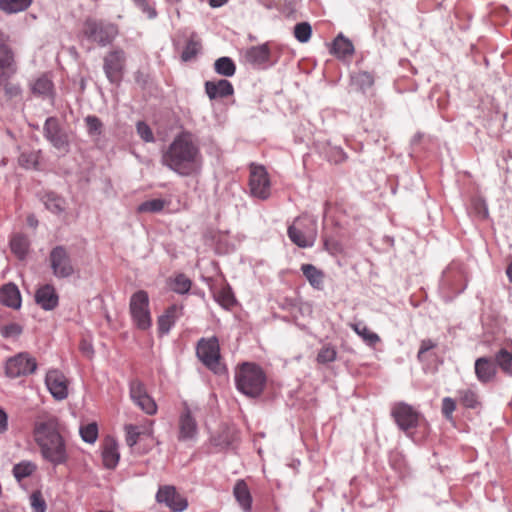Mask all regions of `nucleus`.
<instances>
[{
    "mask_svg": "<svg viewBox=\"0 0 512 512\" xmlns=\"http://www.w3.org/2000/svg\"><path fill=\"white\" fill-rule=\"evenodd\" d=\"M64 433L65 426L54 415L38 416L33 424V440L42 458L53 466L66 464L69 459Z\"/></svg>",
    "mask_w": 512,
    "mask_h": 512,
    "instance_id": "obj_1",
    "label": "nucleus"
},
{
    "mask_svg": "<svg viewBox=\"0 0 512 512\" xmlns=\"http://www.w3.org/2000/svg\"><path fill=\"white\" fill-rule=\"evenodd\" d=\"M161 162L180 176L186 177L201 171L203 159L194 136L184 131L163 152Z\"/></svg>",
    "mask_w": 512,
    "mask_h": 512,
    "instance_id": "obj_2",
    "label": "nucleus"
},
{
    "mask_svg": "<svg viewBox=\"0 0 512 512\" xmlns=\"http://www.w3.org/2000/svg\"><path fill=\"white\" fill-rule=\"evenodd\" d=\"M237 389L248 397H258L264 390L266 375L258 365L243 363L235 373Z\"/></svg>",
    "mask_w": 512,
    "mask_h": 512,
    "instance_id": "obj_3",
    "label": "nucleus"
},
{
    "mask_svg": "<svg viewBox=\"0 0 512 512\" xmlns=\"http://www.w3.org/2000/svg\"><path fill=\"white\" fill-rule=\"evenodd\" d=\"M196 356L214 374H226L227 367L221 356L220 344L216 336L200 338L196 345Z\"/></svg>",
    "mask_w": 512,
    "mask_h": 512,
    "instance_id": "obj_4",
    "label": "nucleus"
},
{
    "mask_svg": "<svg viewBox=\"0 0 512 512\" xmlns=\"http://www.w3.org/2000/svg\"><path fill=\"white\" fill-rule=\"evenodd\" d=\"M289 239L300 248L312 247L317 239L316 219L303 214L288 227Z\"/></svg>",
    "mask_w": 512,
    "mask_h": 512,
    "instance_id": "obj_5",
    "label": "nucleus"
},
{
    "mask_svg": "<svg viewBox=\"0 0 512 512\" xmlns=\"http://www.w3.org/2000/svg\"><path fill=\"white\" fill-rule=\"evenodd\" d=\"M149 296L144 290L132 294L129 302V311L133 324L140 330H148L152 326V317L149 307Z\"/></svg>",
    "mask_w": 512,
    "mask_h": 512,
    "instance_id": "obj_6",
    "label": "nucleus"
},
{
    "mask_svg": "<svg viewBox=\"0 0 512 512\" xmlns=\"http://www.w3.org/2000/svg\"><path fill=\"white\" fill-rule=\"evenodd\" d=\"M82 33L88 40L106 46L114 40L118 34V29L114 24L88 18L83 24Z\"/></svg>",
    "mask_w": 512,
    "mask_h": 512,
    "instance_id": "obj_7",
    "label": "nucleus"
},
{
    "mask_svg": "<svg viewBox=\"0 0 512 512\" xmlns=\"http://www.w3.org/2000/svg\"><path fill=\"white\" fill-rule=\"evenodd\" d=\"M38 363L35 357L28 352H20L5 362V375L8 378L16 379L35 373Z\"/></svg>",
    "mask_w": 512,
    "mask_h": 512,
    "instance_id": "obj_8",
    "label": "nucleus"
},
{
    "mask_svg": "<svg viewBox=\"0 0 512 512\" xmlns=\"http://www.w3.org/2000/svg\"><path fill=\"white\" fill-rule=\"evenodd\" d=\"M249 175V191L252 197L266 200L271 195V182L265 167L251 164Z\"/></svg>",
    "mask_w": 512,
    "mask_h": 512,
    "instance_id": "obj_9",
    "label": "nucleus"
},
{
    "mask_svg": "<svg viewBox=\"0 0 512 512\" xmlns=\"http://www.w3.org/2000/svg\"><path fill=\"white\" fill-rule=\"evenodd\" d=\"M49 265L53 275L59 279L69 278L75 272L70 254L62 245H58L50 251Z\"/></svg>",
    "mask_w": 512,
    "mask_h": 512,
    "instance_id": "obj_10",
    "label": "nucleus"
},
{
    "mask_svg": "<svg viewBox=\"0 0 512 512\" xmlns=\"http://www.w3.org/2000/svg\"><path fill=\"white\" fill-rule=\"evenodd\" d=\"M391 415L399 428L406 433L410 429L417 427L423 420L418 411L404 402L395 403L391 409Z\"/></svg>",
    "mask_w": 512,
    "mask_h": 512,
    "instance_id": "obj_11",
    "label": "nucleus"
},
{
    "mask_svg": "<svg viewBox=\"0 0 512 512\" xmlns=\"http://www.w3.org/2000/svg\"><path fill=\"white\" fill-rule=\"evenodd\" d=\"M130 397L132 401L146 414L154 415L157 412V405L148 394L144 383L138 379L130 382Z\"/></svg>",
    "mask_w": 512,
    "mask_h": 512,
    "instance_id": "obj_12",
    "label": "nucleus"
},
{
    "mask_svg": "<svg viewBox=\"0 0 512 512\" xmlns=\"http://www.w3.org/2000/svg\"><path fill=\"white\" fill-rule=\"evenodd\" d=\"M156 501L164 504L173 512H182L187 506V499L177 492L176 488L171 485H164L159 487L156 494Z\"/></svg>",
    "mask_w": 512,
    "mask_h": 512,
    "instance_id": "obj_13",
    "label": "nucleus"
},
{
    "mask_svg": "<svg viewBox=\"0 0 512 512\" xmlns=\"http://www.w3.org/2000/svg\"><path fill=\"white\" fill-rule=\"evenodd\" d=\"M125 60V53L122 50H113L105 56L103 68L110 82L118 83L121 80Z\"/></svg>",
    "mask_w": 512,
    "mask_h": 512,
    "instance_id": "obj_14",
    "label": "nucleus"
},
{
    "mask_svg": "<svg viewBox=\"0 0 512 512\" xmlns=\"http://www.w3.org/2000/svg\"><path fill=\"white\" fill-rule=\"evenodd\" d=\"M44 135L56 149L62 151L68 150V136L61 130L56 118L50 117L46 120L44 125Z\"/></svg>",
    "mask_w": 512,
    "mask_h": 512,
    "instance_id": "obj_15",
    "label": "nucleus"
},
{
    "mask_svg": "<svg viewBox=\"0 0 512 512\" xmlns=\"http://www.w3.org/2000/svg\"><path fill=\"white\" fill-rule=\"evenodd\" d=\"M45 383L55 399L63 400L67 398L68 381L61 371L57 369L49 370L46 374Z\"/></svg>",
    "mask_w": 512,
    "mask_h": 512,
    "instance_id": "obj_16",
    "label": "nucleus"
},
{
    "mask_svg": "<svg viewBox=\"0 0 512 512\" xmlns=\"http://www.w3.org/2000/svg\"><path fill=\"white\" fill-rule=\"evenodd\" d=\"M498 365L490 357L477 358L474 364L475 375L479 382L486 384L493 381L497 375Z\"/></svg>",
    "mask_w": 512,
    "mask_h": 512,
    "instance_id": "obj_17",
    "label": "nucleus"
},
{
    "mask_svg": "<svg viewBox=\"0 0 512 512\" xmlns=\"http://www.w3.org/2000/svg\"><path fill=\"white\" fill-rule=\"evenodd\" d=\"M17 71V65L11 48L0 44V85L9 80Z\"/></svg>",
    "mask_w": 512,
    "mask_h": 512,
    "instance_id": "obj_18",
    "label": "nucleus"
},
{
    "mask_svg": "<svg viewBox=\"0 0 512 512\" xmlns=\"http://www.w3.org/2000/svg\"><path fill=\"white\" fill-rule=\"evenodd\" d=\"M36 303L44 310H54L59 304V296L51 284L39 287L35 293Z\"/></svg>",
    "mask_w": 512,
    "mask_h": 512,
    "instance_id": "obj_19",
    "label": "nucleus"
},
{
    "mask_svg": "<svg viewBox=\"0 0 512 512\" xmlns=\"http://www.w3.org/2000/svg\"><path fill=\"white\" fill-rule=\"evenodd\" d=\"M183 315V307L181 305L173 304L165 309L162 315L158 317L157 324L158 330L161 334H166L170 331L175 322Z\"/></svg>",
    "mask_w": 512,
    "mask_h": 512,
    "instance_id": "obj_20",
    "label": "nucleus"
},
{
    "mask_svg": "<svg viewBox=\"0 0 512 512\" xmlns=\"http://www.w3.org/2000/svg\"><path fill=\"white\" fill-rule=\"evenodd\" d=\"M120 459L118 451V443L115 438L111 436L105 437L102 444V460L103 465L107 469H114Z\"/></svg>",
    "mask_w": 512,
    "mask_h": 512,
    "instance_id": "obj_21",
    "label": "nucleus"
},
{
    "mask_svg": "<svg viewBox=\"0 0 512 512\" xmlns=\"http://www.w3.org/2000/svg\"><path fill=\"white\" fill-rule=\"evenodd\" d=\"M197 433V423L191 410L185 406L179 418V440L192 439Z\"/></svg>",
    "mask_w": 512,
    "mask_h": 512,
    "instance_id": "obj_22",
    "label": "nucleus"
},
{
    "mask_svg": "<svg viewBox=\"0 0 512 512\" xmlns=\"http://www.w3.org/2000/svg\"><path fill=\"white\" fill-rule=\"evenodd\" d=\"M205 91L210 99H217L233 95L234 88L230 81L220 79L218 81H207Z\"/></svg>",
    "mask_w": 512,
    "mask_h": 512,
    "instance_id": "obj_23",
    "label": "nucleus"
},
{
    "mask_svg": "<svg viewBox=\"0 0 512 512\" xmlns=\"http://www.w3.org/2000/svg\"><path fill=\"white\" fill-rule=\"evenodd\" d=\"M0 302L13 309L21 306V295L16 285L9 283L0 289Z\"/></svg>",
    "mask_w": 512,
    "mask_h": 512,
    "instance_id": "obj_24",
    "label": "nucleus"
},
{
    "mask_svg": "<svg viewBox=\"0 0 512 512\" xmlns=\"http://www.w3.org/2000/svg\"><path fill=\"white\" fill-rule=\"evenodd\" d=\"M233 495L244 512H250L252 509V496L247 483L244 480H238L233 488Z\"/></svg>",
    "mask_w": 512,
    "mask_h": 512,
    "instance_id": "obj_25",
    "label": "nucleus"
},
{
    "mask_svg": "<svg viewBox=\"0 0 512 512\" xmlns=\"http://www.w3.org/2000/svg\"><path fill=\"white\" fill-rule=\"evenodd\" d=\"M301 271L309 284L317 290H323L325 274L313 264H302Z\"/></svg>",
    "mask_w": 512,
    "mask_h": 512,
    "instance_id": "obj_26",
    "label": "nucleus"
},
{
    "mask_svg": "<svg viewBox=\"0 0 512 512\" xmlns=\"http://www.w3.org/2000/svg\"><path fill=\"white\" fill-rule=\"evenodd\" d=\"M246 60L253 65H262L270 59V49L267 44L252 46L245 52Z\"/></svg>",
    "mask_w": 512,
    "mask_h": 512,
    "instance_id": "obj_27",
    "label": "nucleus"
},
{
    "mask_svg": "<svg viewBox=\"0 0 512 512\" xmlns=\"http://www.w3.org/2000/svg\"><path fill=\"white\" fill-rule=\"evenodd\" d=\"M331 52L338 58H345L353 54L354 47L349 39L338 35L333 41Z\"/></svg>",
    "mask_w": 512,
    "mask_h": 512,
    "instance_id": "obj_28",
    "label": "nucleus"
},
{
    "mask_svg": "<svg viewBox=\"0 0 512 512\" xmlns=\"http://www.w3.org/2000/svg\"><path fill=\"white\" fill-rule=\"evenodd\" d=\"M495 361L504 374L512 376V348L502 347L495 354Z\"/></svg>",
    "mask_w": 512,
    "mask_h": 512,
    "instance_id": "obj_29",
    "label": "nucleus"
},
{
    "mask_svg": "<svg viewBox=\"0 0 512 512\" xmlns=\"http://www.w3.org/2000/svg\"><path fill=\"white\" fill-rule=\"evenodd\" d=\"M459 403L468 409H476L481 405L478 393L470 388L458 390Z\"/></svg>",
    "mask_w": 512,
    "mask_h": 512,
    "instance_id": "obj_30",
    "label": "nucleus"
},
{
    "mask_svg": "<svg viewBox=\"0 0 512 512\" xmlns=\"http://www.w3.org/2000/svg\"><path fill=\"white\" fill-rule=\"evenodd\" d=\"M32 0H0V10L7 14L18 13L30 7Z\"/></svg>",
    "mask_w": 512,
    "mask_h": 512,
    "instance_id": "obj_31",
    "label": "nucleus"
},
{
    "mask_svg": "<svg viewBox=\"0 0 512 512\" xmlns=\"http://www.w3.org/2000/svg\"><path fill=\"white\" fill-rule=\"evenodd\" d=\"M12 252L19 258L24 259L28 252L29 240L25 235H14L10 241Z\"/></svg>",
    "mask_w": 512,
    "mask_h": 512,
    "instance_id": "obj_32",
    "label": "nucleus"
},
{
    "mask_svg": "<svg viewBox=\"0 0 512 512\" xmlns=\"http://www.w3.org/2000/svg\"><path fill=\"white\" fill-rule=\"evenodd\" d=\"M353 331L359 335L368 345L374 346L380 342V337L372 332L366 325L362 323L350 324Z\"/></svg>",
    "mask_w": 512,
    "mask_h": 512,
    "instance_id": "obj_33",
    "label": "nucleus"
},
{
    "mask_svg": "<svg viewBox=\"0 0 512 512\" xmlns=\"http://www.w3.org/2000/svg\"><path fill=\"white\" fill-rule=\"evenodd\" d=\"M37 470V465L32 461H21L14 465L13 475L18 482L31 476Z\"/></svg>",
    "mask_w": 512,
    "mask_h": 512,
    "instance_id": "obj_34",
    "label": "nucleus"
},
{
    "mask_svg": "<svg viewBox=\"0 0 512 512\" xmlns=\"http://www.w3.org/2000/svg\"><path fill=\"white\" fill-rule=\"evenodd\" d=\"M191 285V280L183 273L175 275V277L171 278L169 281L171 290L178 294L188 293L191 289Z\"/></svg>",
    "mask_w": 512,
    "mask_h": 512,
    "instance_id": "obj_35",
    "label": "nucleus"
},
{
    "mask_svg": "<svg viewBox=\"0 0 512 512\" xmlns=\"http://www.w3.org/2000/svg\"><path fill=\"white\" fill-rule=\"evenodd\" d=\"M214 69L220 75L231 77L235 74L236 66L231 58L220 57L215 61Z\"/></svg>",
    "mask_w": 512,
    "mask_h": 512,
    "instance_id": "obj_36",
    "label": "nucleus"
},
{
    "mask_svg": "<svg viewBox=\"0 0 512 512\" xmlns=\"http://www.w3.org/2000/svg\"><path fill=\"white\" fill-rule=\"evenodd\" d=\"M44 204L46 208L54 214H60L64 212L66 208V201L55 194H47L45 197Z\"/></svg>",
    "mask_w": 512,
    "mask_h": 512,
    "instance_id": "obj_37",
    "label": "nucleus"
},
{
    "mask_svg": "<svg viewBox=\"0 0 512 512\" xmlns=\"http://www.w3.org/2000/svg\"><path fill=\"white\" fill-rule=\"evenodd\" d=\"M168 202L164 199H151L141 203L137 212L139 213H157L164 209Z\"/></svg>",
    "mask_w": 512,
    "mask_h": 512,
    "instance_id": "obj_38",
    "label": "nucleus"
},
{
    "mask_svg": "<svg viewBox=\"0 0 512 512\" xmlns=\"http://www.w3.org/2000/svg\"><path fill=\"white\" fill-rule=\"evenodd\" d=\"M337 358V350L335 346L331 344H325L319 350L316 361L319 364H327L334 362Z\"/></svg>",
    "mask_w": 512,
    "mask_h": 512,
    "instance_id": "obj_39",
    "label": "nucleus"
},
{
    "mask_svg": "<svg viewBox=\"0 0 512 512\" xmlns=\"http://www.w3.org/2000/svg\"><path fill=\"white\" fill-rule=\"evenodd\" d=\"M79 433L83 441L93 444L98 438V425L96 422L81 425Z\"/></svg>",
    "mask_w": 512,
    "mask_h": 512,
    "instance_id": "obj_40",
    "label": "nucleus"
},
{
    "mask_svg": "<svg viewBox=\"0 0 512 512\" xmlns=\"http://www.w3.org/2000/svg\"><path fill=\"white\" fill-rule=\"evenodd\" d=\"M53 89V83L47 75H42L32 85V91L39 95H48Z\"/></svg>",
    "mask_w": 512,
    "mask_h": 512,
    "instance_id": "obj_41",
    "label": "nucleus"
},
{
    "mask_svg": "<svg viewBox=\"0 0 512 512\" xmlns=\"http://www.w3.org/2000/svg\"><path fill=\"white\" fill-rule=\"evenodd\" d=\"M353 82L363 91L374 85V75L368 71H360L352 77Z\"/></svg>",
    "mask_w": 512,
    "mask_h": 512,
    "instance_id": "obj_42",
    "label": "nucleus"
},
{
    "mask_svg": "<svg viewBox=\"0 0 512 512\" xmlns=\"http://www.w3.org/2000/svg\"><path fill=\"white\" fill-rule=\"evenodd\" d=\"M312 35V27L308 22L297 23L294 27V37L301 43H306Z\"/></svg>",
    "mask_w": 512,
    "mask_h": 512,
    "instance_id": "obj_43",
    "label": "nucleus"
},
{
    "mask_svg": "<svg viewBox=\"0 0 512 512\" xmlns=\"http://www.w3.org/2000/svg\"><path fill=\"white\" fill-rule=\"evenodd\" d=\"M22 332V326L16 322L0 324V334L3 338H17Z\"/></svg>",
    "mask_w": 512,
    "mask_h": 512,
    "instance_id": "obj_44",
    "label": "nucleus"
},
{
    "mask_svg": "<svg viewBox=\"0 0 512 512\" xmlns=\"http://www.w3.org/2000/svg\"><path fill=\"white\" fill-rule=\"evenodd\" d=\"M201 49V43L197 40L190 39L181 55L183 61L187 62L196 57Z\"/></svg>",
    "mask_w": 512,
    "mask_h": 512,
    "instance_id": "obj_45",
    "label": "nucleus"
},
{
    "mask_svg": "<svg viewBox=\"0 0 512 512\" xmlns=\"http://www.w3.org/2000/svg\"><path fill=\"white\" fill-rule=\"evenodd\" d=\"M216 300L225 308H229L235 303L234 295L229 287L221 288L216 293Z\"/></svg>",
    "mask_w": 512,
    "mask_h": 512,
    "instance_id": "obj_46",
    "label": "nucleus"
},
{
    "mask_svg": "<svg viewBox=\"0 0 512 512\" xmlns=\"http://www.w3.org/2000/svg\"><path fill=\"white\" fill-rule=\"evenodd\" d=\"M88 133L92 136H99L102 133L103 124L96 116H87L85 119Z\"/></svg>",
    "mask_w": 512,
    "mask_h": 512,
    "instance_id": "obj_47",
    "label": "nucleus"
},
{
    "mask_svg": "<svg viewBox=\"0 0 512 512\" xmlns=\"http://www.w3.org/2000/svg\"><path fill=\"white\" fill-rule=\"evenodd\" d=\"M30 504L33 512H45L47 505L40 491H34L30 496Z\"/></svg>",
    "mask_w": 512,
    "mask_h": 512,
    "instance_id": "obj_48",
    "label": "nucleus"
},
{
    "mask_svg": "<svg viewBox=\"0 0 512 512\" xmlns=\"http://www.w3.org/2000/svg\"><path fill=\"white\" fill-rule=\"evenodd\" d=\"M456 410V400L451 397H444L442 399L441 412L443 416L448 420H453V413Z\"/></svg>",
    "mask_w": 512,
    "mask_h": 512,
    "instance_id": "obj_49",
    "label": "nucleus"
},
{
    "mask_svg": "<svg viewBox=\"0 0 512 512\" xmlns=\"http://www.w3.org/2000/svg\"><path fill=\"white\" fill-rule=\"evenodd\" d=\"M125 432H126V443L128 446L133 447L137 444L139 436L142 434V431L140 428L136 425H126L125 426Z\"/></svg>",
    "mask_w": 512,
    "mask_h": 512,
    "instance_id": "obj_50",
    "label": "nucleus"
},
{
    "mask_svg": "<svg viewBox=\"0 0 512 512\" xmlns=\"http://www.w3.org/2000/svg\"><path fill=\"white\" fill-rule=\"evenodd\" d=\"M137 133L145 142H153L154 135L150 127L145 122L137 123Z\"/></svg>",
    "mask_w": 512,
    "mask_h": 512,
    "instance_id": "obj_51",
    "label": "nucleus"
},
{
    "mask_svg": "<svg viewBox=\"0 0 512 512\" xmlns=\"http://www.w3.org/2000/svg\"><path fill=\"white\" fill-rule=\"evenodd\" d=\"M38 163V155L35 153H22L19 156V164L25 168L35 167Z\"/></svg>",
    "mask_w": 512,
    "mask_h": 512,
    "instance_id": "obj_52",
    "label": "nucleus"
},
{
    "mask_svg": "<svg viewBox=\"0 0 512 512\" xmlns=\"http://www.w3.org/2000/svg\"><path fill=\"white\" fill-rule=\"evenodd\" d=\"M437 343L431 339H424L421 341L420 348L418 351L417 358L419 361H424L426 359V353L431 349L435 348Z\"/></svg>",
    "mask_w": 512,
    "mask_h": 512,
    "instance_id": "obj_53",
    "label": "nucleus"
},
{
    "mask_svg": "<svg viewBox=\"0 0 512 512\" xmlns=\"http://www.w3.org/2000/svg\"><path fill=\"white\" fill-rule=\"evenodd\" d=\"M3 85H4L5 95L7 98L13 99L16 97H20L21 88L18 84L8 82V80H7L3 83Z\"/></svg>",
    "mask_w": 512,
    "mask_h": 512,
    "instance_id": "obj_54",
    "label": "nucleus"
},
{
    "mask_svg": "<svg viewBox=\"0 0 512 512\" xmlns=\"http://www.w3.org/2000/svg\"><path fill=\"white\" fill-rule=\"evenodd\" d=\"M473 207L475 212L482 218H486L488 216V208L484 200L476 199L473 202Z\"/></svg>",
    "mask_w": 512,
    "mask_h": 512,
    "instance_id": "obj_55",
    "label": "nucleus"
},
{
    "mask_svg": "<svg viewBox=\"0 0 512 512\" xmlns=\"http://www.w3.org/2000/svg\"><path fill=\"white\" fill-rule=\"evenodd\" d=\"M8 430V415L4 409L0 408V434Z\"/></svg>",
    "mask_w": 512,
    "mask_h": 512,
    "instance_id": "obj_56",
    "label": "nucleus"
},
{
    "mask_svg": "<svg viewBox=\"0 0 512 512\" xmlns=\"http://www.w3.org/2000/svg\"><path fill=\"white\" fill-rule=\"evenodd\" d=\"M80 350L87 355L88 357H91L93 354V347L92 345L87 342L86 340H82L80 343Z\"/></svg>",
    "mask_w": 512,
    "mask_h": 512,
    "instance_id": "obj_57",
    "label": "nucleus"
},
{
    "mask_svg": "<svg viewBox=\"0 0 512 512\" xmlns=\"http://www.w3.org/2000/svg\"><path fill=\"white\" fill-rule=\"evenodd\" d=\"M208 2L211 7H221L227 2V0H208Z\"/></svg>",
    "mask_w": 512,
    "mask_h": 512,
    "instance_id": "obj_58",
    "label": "nucleus"
},
{
    "mask_svg": "<svg viewBox=\"0 0 512 512\" xmlns=\"http://www.w3.org/2000/svg\"><path fill=\"white\" fill-rule=\"evenodd\" d=\"M27 221L30 226L36 227L37 220L33 216H29Z\"/></svg>",
    "mask_w": 512,
    "mask_h": 512,
    "instance_id": "obj_59",
    "label": "nucleus"
},
{
    "mask_svg": "<svg viewBox=\"0 0 512 512\" xmlns=\"http://www.w3.org/2000/svg\"><path fill=\"white\" fill-rule=\"evenodd\" d=\"M324 245L326 250L332 252V248L330 247V242L328 240H325Z\"/></svg>",
    "mask_w": 512,
    "mask_h": 512,
    "instance_id": "obj_60",
    "label": "nucleus"
}]
</instances>
